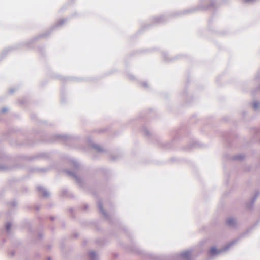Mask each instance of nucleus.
<instances>
[{
    "instance_id": "f257e3e1",
    "label": "nucleus",
    "mask_w": 260,
    "mask_h": 260,
    "mask_svg": "<svg viewBox=\"0 0 260 260\" xmlns=\"http://www.w3.org/2000/svg\"><path fill=\"white\" fill-rule=\"evenodd\" d=\"M251 230H248L246 232L243 233L238 237L232 241L228 243L222 248L218 249L216 247L214 246L211 248L210 250V254L212 256L217 255L220 254L223 252L228 251L232 246L237 243L239 240H240L243 237H244L246 234H247Z\"/></svg>"
},
{
    "instance_id": "f03ea898",
    "label": "nucleus",
    "mask_w": 260,
    "mask_h": 260,
    "mask_svg": "<svg viewBox=\"0 0 260 260\" xmlns=\"http://www.w3.org/2000/svg\"><path fill=\"white\" fill-rule=\"evenodd\" d=\"M73 137L66 134H55L52 135L48 140L50 143L67 142L72 140Z\"/></svg>"
},
{
    "instance_id": "7ed1b4c3",
    "label": "nucleus",
    "mask_w": 260,
    "mask_h": 260,
    "mask_svg": "<svg viewBox=\"0 0 260 260\" xmlns=\"http://www.w3.org/2000/svg\"><path fill=\"white\" fill-rule=\"evenodd\" d=\"M208 0H201L200 5L198 8H194L190 10H188L185 11L186 13H192L194 12L197 9L206 10L210 7H213L214 5L215 2L213 0H210V5L209 6H206L205 4L206 3Z\"/></svg>"
},
{
    "instance_id": "20e7f679",
    "label": "nucleus",
    "mask_w": 260,
    "mask_h": 260,
    "mask_svg": "<svg viewBox=\"0 0 260 260\" xmlns=\"http://www.w3.org/2000/svg\"><path fill=\"white\" fill-rule=\"evenodd\" d=\"M65 172L67 173V174L68 176L74 178L75 179L77 183H78V184L80 186H83V180H82L81 178H80L79 177H78L76 175V173L75 172H73V171H69V170H66Z\"/></svg>"
},
{
    "instance_id": "39448f33",
    "label": "nucleus",
    "mask_w": 260,
    "mask_h": 260,
    "mask_svg": "<svg viewBox=\"0 0 260 260\" xmlns=\"http://www.w3.org/2000/svg\"><path fill=\"white\" fill-rule=\"evenodd\" d=\"M88 144L95 151L98 153H102L105 151L104 149L100 145L94 144L91 140L90 138H89L88 139Z\"/></svg>"
},
{
    "instance_id": "423d86ee",
    "label": "nucleus",
    "mask_w": 260,
    "mask_h": 260,
    "mask_svg": "<svg viewBox=\"0 0 260 260\" xmlns=\"http://www.w3.org/2000/svg\"><path fill=\"white\" fill-rule=\"evenodd\" d=\"M259 195V192L257 190L255 191L253 197H252L250 201L246 204V207L248 209H251L253 208L254 203Z\"/></svg>"
},
{
    "instance_id": "0eeeda50",
    "label": "nucleus",
    "mask_w": 260,
    "mask_h": 260,
    "mask_svg": "<svg viewBox=\"0 0 260 260\" xmlns=\"http://www.w3.org/2000/svg\"><path fill=\"white\" fill-rule=\"evenodd\" d=\"M167 20V17L165 15H161L154 17L152 19L153 24H160L165 22Z\"/></svg>"
},
{
    "instance_id": "6e6552de",
    "label": "nucleus",
    "mask_w": 260,
    "mask_h": 260,
    "mask_svg": "<svg viewBox=\"0 0 260 260\" xmlns=\"http://www.w3.org/2000/svg\"><path fill=\"white\" fill-rule=\"evenodd\" d=\"M98 206L99 208V210L100 212V213L103 215V216L108 219H109V216L106 213V211L104 209L103 203L101 200H99L98 202Z\"/></svg>"
},
{
    "instance_id": "1a4fd4ad",
    "label": "nucleus",
    "mask_w": 260,
    "mask_h": 260,
    "mask_svg": "<svg viewBox=\"0 0 260 260\" xmlns=\"http://www.w3.org/2000/svg\"><path fill=\"white\" fill-rule=\"evenodd\" d=\"M226 224L230 227L235 228L236 226V220L234 217H229L226 220Z\"/></svg>"
},
{
    "instance_id": "9d476101",
    "label": "nucleus",
    "mask_w": 260,
    "mask_h": 260,
    "mask_svg": "<svg viewBox=\"0 0 260 260\" xmlns=\"http://www.w3.org/2000/svg\"><path fill=\"white\" fill-rule=\"evenodd\" d=\"M37 189L39 192L42 194V196L45 198H48L50 196L49 192L44 188L43 186H39L37 187Z\"/></svg>"
},
{
    "instance_id": "9b49d317",
    "label": "nucleus",
    "mask_w": 260,
    "mask_h": 260,
    "mask_svg": "<svg viewBox=\"0 0 260 260\" xmlns=\"http://www.w3.org/2000/svg\"><path fill=\"white\" fill-rule=\"evenodd\" d=\"M191 254V251L188 250L182 252L180 255L183 259L189 260L190 259Z\"/></svg>"
},
{
    "instance_id": "f8f14e48",
    "label": "nucleus",
    "mask_w": 260,
    "mask_h": 260,
    "mask_svg": "<svg viewBox=\"0 0 260 260\" xmlns=\"http://www.w3.org/2000/svg\"><path fill=\"white\" fill-rule=\"evenodd\" d=\"M68 20L67 19H62L58 21L56 23L51 27V30H54L56 28H57L62 25H63L66 22H67Z\"/></svg>"
},
{
    "instance_id": "ddd939ff",
    "label": "nucleus",
    "mask_w": 260,
    "mask_h": 260,
    "mask_svg": "<svg viewBox=\"0 0 260 260\" xmlns=\"http://www.w3.org/2000/svg\"><path fill=\"white\" fill-rule=\"evenodd\" d=\"M88 256L90 260H98V255L94 251L89 252Z\"/></svg>"
},
{
    "instance_id": "4468645a",
    "label": "nucleus",
    "mask_w": 260,
    "mask_h": 260,
    "mask_svg": "<svg viewBox=\"0 0 260 260\" xmlns=\"http://www.w3.org/2000/svg\"><path fill=\"white\" fill-rule=\"evenodd\" d=\"M244 158V155L242 154H239L232 156V159L235 160H242Z\"/></svg>"
},
{
    "instance_id": "2eb2a0df",
    "label": "nucleus",
    "mask_w": 260,
    "mask_h": 260,
    "mask_svg": "<svg viewBox=\"0 0 260 260\" xmlns=\"http://www.w3.org/2000/svg\"><path fill=\"white\" fill-rule=\"evenodd\" d=\"M259 106H260V102H258V101H254L253 103H252V108H253V109L255 110V111H256L258 109V108H259Z\"/></svg>"
},
{
    "instance_id": "dca6fc26",
    "label": "nucleus",
    "mask_w": 260,
    "mask_h": 260,
    "mask_svg": "<svg viewBox=\"0 0 260 260\" xmlns=\"http://www.w3.org/2000/svg\"><path fill=\"white\" fill-rule=\"evenodd\" d=\"M168 54L167 53H166V52H164L162 53V57L164 59V60L166 61H172L173 60V58H169L168 57Z\"/></svg>"
},
{
    "instance_id": "f3484780",
    "label": "nucleus",
    "mask_w": 260,
    "mask_h": 260,
    "mask_svg": "<svg viewBox=\"0 0 260 260\" xmlns=\"http://www.w3.org/2000/svg\"><path fill=\"white\" fill-rule=\"evenodd\" d=\"M142 131H143L144 134L146 136H149L150 135V133L149 130L146 127H143L142 128Z\"/></svg>"
},
{
    "instance_id": "a211bd4d",
    "label": "nucleus",
    "mask_w": 260,
    "mask_h": 260,
    "mask_svg": "<svg viewBox=\"0 0 260 260\" xmlns=\"http://www.w3.org/2000/svg\"><path fill=\"white\" fill-rule=\"evenodd\" d=\"M72 164L73 167L76 169H78L80 166L79 163L76 160H73Z\"/></svg>"
},
{
    "instance_id": "6ab92c4d",
    "label": "nucleus",
    "mask_w": 260,
    "mask_h": 260,
    "mask_svg": "<svg viewBox=\"0 0 260 260\" xmlns=\"http://www.w3.org/2000/svg\"><path fill=\"white\" fill-rule=\"evenodd\" d=\"M9 169V167L5 165H0V171H4Z\"/></svg>"
},
{
    "instance_id": "aec40b11",
    "label": "nucleus",
    "mask_w": 260,
    "mask_h": 260,
    "mask_svg": "<svg viewBox=\"0 0 260 260\" xmlns=\"http://www.w3.org/2000/svg\"><path fill=\"white\" fill-rule=\"evenodd\" d=\"M11 227H12V223L10 222H7L6 225V230L7 231V232H10V231L11 229Z\"/></svg>"
},
{
    "instance_id": "412c9836",
    "label": "nucleus",
    "mask_w": 260,
    "mask_h": 260,
    "mask_svg": "<svg viewBox=\"0 0 260 260\" xmlns=\"http://www.w3.org/2000/svg\"><path fill=\"white\" fill-rule=\"evenodd\" d=\"M141 84L144 88H148V85L146 81H143Z\"/></svg>"
},
{
    "instance_id": "4be33fe9",
    "label": "nucleus",
    "mask_w": 260,
    "mask_h": 260,
    "mask_svg": "<svg viewBox=\"0 0 260 260\" xmlns=\"http://www.w3.org/2000/svg\"><path fill=\"white\" fill-rule=\"evenodd\" d=\"M48 34H46V33H44V34H42V35H39L38 37H37L35 38L34 39V40H37L38 38H41V37H45V36H48Z\"/></svg>"
},
{
    "instance_id": "5701e85b",
    "label": "nucleus",
    "mask_w": 260,
    "mask_h": 260,
    "mask_svg": "<svg viewBox=\"0 0 260 260\" xmlns=\"http://www.w3.org/2000/svg\"><path fill=\"white\" fill-rule=\"evenodd\" d=\"M68 190L67 189H63L61 191V194L63 196H67Z\"/></svg>"
},
{
    "instance_id": "b1692460",
    "label": "nucleus",
    "mask_w": 260,
    "mask_h": 260,
    "mask_svg": "<svg viewBox=\"0 0 260 260\" xmlns=\"http://www.w3.org/2000/svg\"><path fill=\"white\" fill-rule=\"evenodd\" d=\"M8 111V108L7 107H4L1 110V113H4Z\"/></svg>"
},
{
    "instance_id": "393cba45",
    "label": "nucleus",
    "mask_w": 260,
    "mask_h": 260,
    "mask_svg": "<svg viewBox=\"0 0 260 260\" xmlns=\"http://www.w3.org/2000/svg\"><path fill=\"white\" fill-rule=\"evenodd\" d=\"M11 206H12V207H15L17 206V203L16 201H13L11 203Z\"/></svg>"
},
{
    "instance_id": "a878e982",
    "label": "nucleus",
    "mask_w": 260,
    "mask_h": 260,
    "mask_svg": "<svg viewBox=\"0 0 260 260\" xmlns=\"http://www.w3.org/2000/svg\"><path fill=\"white\" fill-rule=\"evenodd\" d=\"M47 170V169H46V168H41V169H39V171L41 172H46Z\"/></svg>"
},
{
    "instance_id": "bb28decb",
    "label": "nucleus",
    "mask_w": 260,
    "mask_h": 260,
    "mask_svg": "<svg viewBox=\"0 0 260 260\" xmlns=\"http://www.w3.org/2000/svg\"><path fill=\"white\" fill-rule=\"evenodd\" d=\"M15 90L13 88L9 90V92L10 94H12L14 92Z\"/></svg>"
},
{
    "instance_id": "cd10ccee",
    "label": "nucleus",
    "mask_w": 260,
    "mask_h": 260,
    "mask_svg": "<svg viewBox=\"0 0 260 260\" xmlns=\"http://www.w3.org/2000/svg\"><path fill=\"white\" fill-rule=\"evenodd\" d=\"M88 206L87 205H85L84 206V207H83V209H84V210H86V209H88Z\"/></svg>"
},
{
    "instance_id": "c85d7f7f",
    "label": "nucleus",
    "mask_w": 260,
    "mask_h": 260,
    "mask_svg": "<svg viewBox=\"0 0 260 260\" xmlns=\"http://www.w3.org/2000/svg\"><path fill=\"white\" fill-rule=\"evenodd\" d=\"M255 0H244L245 3H249V2H253Z\"/></svg>"
},
{
    "instance_id": "c756f323",
    "label": "nucleus",
    "mask_w": 260,
    "mask_h": 260,
    "mask_svg": "<svg viewBox=\"0 0 260 260\" xmlns=\"http://www.w3.org/2000/svg\"><path fill=\"white\" fill-rule=\"evenodd\" d=\"M197 145H198L197 143L196 142H195L192 147H197L198 146Z\"/></svg>"
},
{
    "instance_id": "7c9ffc66",
    "label": "nucleus",
    "mask_w": 260,
    "mask_h": 260,
    "mask_svg": "<svg viewBox=\"0 0 260 260\" xmlns=\"http://www.w3.org/2000/svg\"><path fill=\"white\" fill-rule=\"evenodd\" d=\"M112 159L113 160H115L117 159V157H115V156H112Z\"/></svg>"
},
{
    "instance_id": "2f4dec72",
    "label": "nucleus",
    "mask_w": 260,
    "mask_h": 260,
    "mask_svg": "<svg viewBox=\"0 0 260 260\" xmlns=\"http://www.w3.org/2000/svg\"><path fill=\"white\" fill-rule=\"evenodd\" d=\"M39 238H42L43 237V235L41 234H39Z\"/></svg>"
},
{
    "instance_id": "473e14b6",
    "label": "nucleus",
    "mask_w": 260,
    "mask_h": 260,
    "mask_svg": "<svg viewBox=\"0 0 260 260\" xmlns=\"http://www.w3.org/2000/svg\"><path fill=\"white\" fill-rule=\"evenodd\" d=\"M11 48H8V50H11ZM7 50V49L4 50V53L5 51H6Z\"/></svg>"
},
{
    "instance_id": "72a5a7b5",
    "label": "nucleus",
    "mask_w": 260,
    "mask_h": 260,
    "mask_svg": "<svg viewBox=\"0 0 260 260\" xmlns=\"http://www.w3.org/2000/svg\"><path fill=\"white\" fill-rule=\"evenodd\" d=\"M129 78H130V79H134V77H133V76H132H132H129Z\"/></svg>"
},
{
    "instance_id": "f704fd0d",
    "label": "nucleus",
    "mask_w": 260,
    "mask_h": 260,
    "mask_svg": "<svg viewBox=\"0 0 260 260\" xmlns=\"http://www.w3.org/2000/svg\"><path fill=\"white\" fill-rule=\"evenodd\" d=\"M50 219L51 220H53L54 219V218L53 217H51Z\"/></svg>"
},
{
    "instance_id": "c9c22d12",
    "label": "nucleus",
    "mask_w": 260,
    "mask_h": 260,
    "mask_svg": "<svg viewBox=\"0 0 260 260\" xmlns=\"http://www.w3.org/2000/svg\"><path fill=\"white\" fill-rule=\"evenodd\" d=\"M47 260H51V257H48L47 258Z\"/></svg>"
},
{
    "instance_id": "e433bc0d",
    "label": "nucleus",
    "mask_w": 260,
    "mask_h": 260,
    "mask_svg": "<svg viewBox=\"0 0 260 260\" xmlns=\"http://www.w3.org/2000/svg\"><path fill=\"white\" fill-rule=\"evenodd\" d=\"M73 211V209H70V211L72 212Z\"/></svg>"
},
{
    "instance_id": "4c0bfd02",
    "label": "nucleus",
    "mask_w": 260,
    "mask_h": 260,
    "mask_svg": "<svg viewBox=\"0 0 260 260\" xmlns=\"http://www.w3.org/2000/svg\"><path fill=\"white\" fill-rule=\"evenodd\" d=\"M11 254H12V255H14V252H12Z\"/></svg>"
},
{
    "instance_id": "58836bf2",
    "label": "nucleus",
    "mask_w": 260,
    "mask_h": 260,
    "mask_svg": "<svg viewBox=\"0 0 260 260\" xmlns=\"http://www.w3.org/2000/svg\"><path fill=\"white\" fill-rule=\"evenodd\" d=\"M258 88H260V87Z\"/></svg>"
}]
</instances>
